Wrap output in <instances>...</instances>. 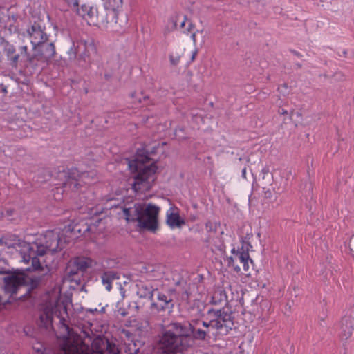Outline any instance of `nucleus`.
Wrapping results in <instances>:
<instances>
[{
	"mask_svg": "<svg viewBox=\"0 0 354 354\" xmlns=\"http://www.w3.org/2000/svg\"><path fill=\"white\" fill-rule=\"evenodd\" d=\"M13 243L7 242L6 238H3L0 241L5 240V244L8 247L15 248L19 251L22 261L28 263L31 261L33 270H41L42 263H46L44 260L40 259L48 253H54L62 248V241L57 232L47 231L44 234H40L36 238L31 236H26L24 240L17 239L15 236Z\"/></svg>",
	"mask_w": 354,
	"mask_h": 354,
	"instance_id": "obj_1",
	"label": "nucleus"
},
{
	"mask_svg": "<svg viewBox=\"0 0 354 354\" xmlns=\"http://www.w3.org/2000/svg\"><path fill=\"white\" fill-rule=\"evenodd\" d=\"M156 149V145L151 147V151L147 148L138 149L135 158L129 161V167L135 174L133 189L136 192L145 193L150 190L155 182L158 167L149 155L155 153Z\"/></svg>",
	"mask_w": 354,
	"mask_h": 354,
	"instance_id": "obj_2",
	"label": "nucleus"
},
{
	"mask_svg": "<svg viewBox=\"0 0 354 354\" xmlns=\"http://www.w3.org/2000/svg\"><path fill=\"white\" fill-rule=\"evenodd\" d=\"M160 208L155 205L128 203L122 207L123 214L127 222H138L140 228L155 231L158 227V215Z\"/></svg>",
	"mask_w": 354,
	"mask_h": 354,
	"instance_id": "obj_3",
	"label": "nucleus"
},
{
	"mask_svg": "<svg viewBox=\"0 0 354 354\" xmlns=\"http://www.w3.org/2000/svg\"><path fill=\"white\" fill-rule=\"evenodd\" d=\"M63 354H120V351L115 344H105L102 339H95L90 348L80 336L73 335L66 341Z\"/></svg>",
	"mask_w": 354,
	"mask_h": 354,
	"instance_id": "obj_4",
	"label": "nucleus"
},
{
	"mask_svg": "<svg viewBox=\"0 0 354 354\" xmlns=\"http://www.w3.org/2000/svg\"><path fill=\"white\" fill-rule=\"evenodd\" d=\"M160 343L165 353H175L187 350L193 345L194 341L182 324L174 323L171 328L163 333Z\"/></svg>",
	"mask_w": 354,
	"mask_h": 354,
	"instance_id": "obj_5",
	"label": "nucleus"
},
{
	"mask_svg": "<svg viewBox=\"0 0 354 354\" xmlns=\"http://www.w3.org/2000/svg\"><path fill=\"white\" fill-rule=\"evenodd\" d=\"M56 178L58 182L55 185L62 186L65 189L73 192L79 190L83 184L91 183L88 172L80 173L76 168L59 170Z\"/></svg>",
	"mask_w": 354,
	"mask_h": 354,
	"instance_id": "obj_6",
	"label": "nucleus"
},
{
	"mask_svg": "<svg viewBox=\"0 0 354 354\" xmlns=\"http://www.w3.org/2000/svg\"><path fill=\"white\" fill-rule=\"evenodd\" d=\"M62 313L67 314L66 307L63 304H61L58 299L49 301L42 308V312L39 315V325L48 328L52 325L53 318L55 315L59 319L60 324L66 328L69 334V327L65 323Z\"/></svg>",
	"mask_w": 354,
	"mask_h": 354,
	"instance_id": "obj_7",
	"label": "nucleus"
},
{
	"mask_svg": "<svg viewBox=\"0 0 354 354\" xmlns=\"http://www.w3.org/2000/svg\"><path fill=\"white\" fill-rule=\"evenodd\" d=\"M76 14L84 20L89 26L108 28L109 24L107 19L100 16L96 6L84 3L81 6L75 7Z\"/></svg>",
	"mask_w": 354,
	"mask_h": 354,
	"instance_id": "obj_8",
	"label": "nucleus"
},
{
	"mask_svg": "<svg viewBox=\"0 0 354 354\" xmlns=\"http://www.w3.org/2000/svg\"><path fill=\"white\" fill-rule=\"evenodd\" d=\"M208 323L212 328L216 329L220 332L224 330L227 332V328H230V324L232 323V315L223 308L218 310L209 309L207 310Z\"/></svg>",
	"mask_w": 354,
	"mask_h": 354,
	"instance_id": "obj_9",
	"label": "nucleus"
},
{
	"mask_svg": "<svg viewBox=\"0 0 354 354\" xmlns=\"http://www.w3.org/2000/svg\"><path fill=\"white\" fill-rule=\"evenodd\" d=\"M239 263L243 265V269L246 272V275H250V268L253 269V261L250 259L248 252L245 251L243 248L235 250H232V256L228 258V265L233 267L234 270L240 272L241 269Z\"/></svg>",
	"mask_w": 354,
	"mask_h": 354,
	"instance_id": "obj_10",
	"label": "nucleus"
},
{
	"mask_svg": "<svg viewBox=\"0 0 354 354\" xmlns=\"http://www.w3.org/2000/svg\"><path fill=\"white\" fill-rule=\"evenodd\" d=\"M106 10V18L109 24H118V15L122 11V0H102Z\"/></svg>",
	"mask_w": 354,
	"mask_h": 354,
	"instance_id": "obj_11",
	"label": "nucleus"
},
{
	"mask_svg": "<svg viewBox=\"0 0 354 354\" xmlns=\"http://www.w3.org/2000/svg\"><path fill=\"white\" fill-rule=\"evenodd\" d=\"M189 329L192 333L193 340H204L207 334L210 333L212 329V326L207 322L201 319L192 320L189 324Z\"/></svg>",
	"mask_w": 354,
	"mask_h": 354,
	"instance_id": "obj_12",
	"label": "nucleus"
},
{
	"mask_svg": "<svg viewBox=\"0 0 354 354\" xmlns=\"http://www.w3.org/2000/svg\"><path fill=\"white\" fill-rule=\"evenodd\" d=\"M5 291L12 295L26 283L25 275L22 273H14L4 278Z\"/></svg>",
	"mask_w": 354,
	"mask_h": 354,
	"instance_id": "obj_13",
	"label": "nucleus"
},
{
	"mask_svg": "<svg viewBox=\"0 0 354 354\" xmlns=\"http://www.w3.org/2000/svg\"><path fill=\"white\" fill-rule=\"evenodd\" d=\"M28 37L33 48L44 44L47 40V35L39 25L34 24L28 30Z\"/></svg>",
	"mask_w": 354,
	"mask_h": 354,
	"instance_id": "obj_14",
	"label": "nucleus"
},
{
	"mask_svg": "<svg viewBox=\"0 0 354 354\" xmlns=\"http://www.w3.org/2000/svg\"><path fill=\"white\" fill-rule=\"evenodd\" d=\"M151 308L158 311L171 310L174 305L172 299L163 293L158 292L156 300L152 297Z\"/></svg>",
	"mask_w": 354,
	"mask_h": 354,
	"instance_id": "obj_15",
	"label": "nucleus"
},
{
	"mask_svg": "<svg viewBox=\"0 0 354 354\" xmlns=\"http://www.w3.org/2000/svg\"><path fill=\"white\" fill-rule=\"evenodd\" d=\"M167 223L171 228L180 227L185 225V221L180 218L177 208L171 207L167 211Z\"/></svg>",
	"mask_w": 354,
	"mask_h": 354,
	"instance_id": "obj_16",
	"label": "nucleus"
},
{
	"mask_svg": "<svg viewBox=\"0 0 354 354\" xmlns=\"http://www.w3.org/2000/svg\"><path fill=\"white\" fill-rule=\"evenodd\" d=\"M353 331V318L351 316H345L341 320L340 337L346 340L352 336Z\"/></svg>",
	"mask_w": 354,
	"mask_h": 354,
	"instance_id": "obj_17",
	"label": "nucleus"
},
{
	"mask_svg": "<svg viewBox=\"0 0 354 354\" xmlns=\"http://www.w3.org/2000/svg\"><path fill=\"white\" fill-rule=\"evenodd\" d=\"M227 301V296L221 287L216 288L211 296L209 303L212 305H223Z\"/></svg>",
	"mask_w": 354,
	"mask_h": 354,
	"instance_id": "obj_18",
	"label": "nucleus"
},
{
	"mask_svg": "<svg viewBox=\"0 0 354 354\" xmlns=\"http://www.w3.org/2000/svg\"><path fill=\"white\" fill-rule=\"evenodd\" d=\"M72 263L76 268V270L74 272L75 273L78 271H85L92 266L93 261L87 257H80L75 258Z\"/></svg>",
	"mask_w": 354,
	"mask_h": 354,
	"instance_id": "obj_19",
	"label": "nucleus"
},
{
	"mask_svg": "<svg viewBox=\"0 0 354 354\" xmlns=\"http://www.w3.org/2000/svg\"><path fill=\"white\" fill-rule=\"evenodd\" d=\"M102 282L105 286L106 289L110 291L112 289V283L114 280L118 279L119 276L118 273L113 271L104 272L102 277Z\"/></svg>",
	"mask_w": 354,
	"mask_h": 354,
	"instance_id": "obj_20",
	"label": "nucleus"
},
{
	"mask_svg": "<svg viewBox=\"0 0 354 354\" xmlns=\"http://www.w3.org/2000/svg\"><path fill=\"white\" fill-rule=\"evenodd\" d=\"M5 52L11 66L14 68H17L19 55L16 53L15 47L12 45H8L5 48Z\"/></svg>",
	"mask_w": 354,
	"mask_h": 354,
	"instance_id": "obj_21",
	"label": "nucleus"
},
{
	"mask_svg": "<svg viewBox=\"0 0 354 354\" xmlns=\"http://www.w3.org/2000/svg\"><path fill=\"white\" fill-rule=\"evenodd\" d=\"M79 226H80L79 224H75L73 227H71V225H69L68 227H65L64 231L66 232H70L71 233H74V234H76V232H77V234H84L86 232L93 231V229L95 226V225L94 226H93L92 225H86L84 227V229L80 228Z\"/></svg>",
	"mask_w": 354,
	"mask_h": 354,
	"instance_id": "obj_22",
	"label": "nucleus"
},
{
	"mask_svg": "<svg viewBox=\"0 0 354 354\" xmlns=\"http://www.w3.org/2000/svg\"><path fill=\"white\" fill-rule=\"evenodd\" d=\"M157 291L154 290L151 286H147V285H141L138 287V295L140 297L148 298L152 300L154 292Z\"/></svg>",
	"mask_w": 354,
	"mask_h": 354,
	"instance_id": "obj_23",
	"label": "nucleus"
},
{
	"mask_svg": "<svg viewBox=\"0 0 354 354\" xmlns=\"http://www.w3.org/2000/svg\"><path fill=\"white\" fill-rule=\"evenodd\" d=\"M55 53V46L53 43L48 44L46 46L44 55L46 58L50 59L54 56Z\"/></svg>",
	"mask_w": 354,
	"mask_h": 354,
	"instance_id": "obj_24",
	"label": "nucleus"
},
{
	"mask_svg": "<svg viewBox=\"0 0 354 354\" xmlns=\"http://www.w3.org/2000/svg\"><path fill=\"white\" fill-rule=\"evenodd\" d=\"M81 46H83L84 48H86V52L84 53L85 56L90 55V53H89L90 50L92 51V53H95V51H96V49H95L94 45L92 44L86 45L85 43H80L78 45V48H80Z\"/></svg>",
	"mask_w": 354,
	"mask_h": 354,
	"instance_id": "obj_25",
	"label": "nucleus"
},
{
	"mask_svg": "<svg viewBox=\"0 0 354 354\" xmlns=\"http://www.w3.org/2000/svg\"><path fill=\"white\" fill-rule=\"evenodd\" d=\"M181 54L176 53L174 54L173 52L169 55V60L172 65H177L180 59Z\"/></svg>",
	"mask_w": 354,
	"mask_h": 354,
	"instance_id": "obj_26",
	"label": "nucleus"
},
{
	"mask_svg": "<svg viewBox=\"0 0 354 354\" xmlns=\"http://www.w3.org/2000/svg\"><path fill=\"white\" fill-rule=\"evenodd\" d=\"M69 6H72L73 8L77 7L79 3V0H64Z\"/></svg>",
	"mask_w": 354,
	"mask_h": 354,
	"instance_id": "obj_27",
	"label": "nucleus"
},
{
	"mask_svg": "<svg viewBox=\"0 0 354 354\" xmlns=\"http://www.w3.org/2000/svg\"><path fill=\"white\" fill-rule=\"evenodd\" d=\"M194 28V24L192 22L188 23V26L183 30L184 33L188 34L192 32Z\"/></svg>",
	"mask_w": 354,
	"mask_h": 354,
	"instance_id": "obj_28",
	"label": "nucleus"
},
{
	"mask_svg": "<svg viewBox=\"0 0 354 354\" xmlns=\"http://www.w3.org/2000/svg\"><path fill=\"white\" fill-rule=\"evenodd\" d=\"M13 210H6V213H0V218L6 216L8 219H10V217L13 214Z\"/></svg>",
	"mask_w": 354,
	"mask_h": 354,
	"instance_id": "obj_29",
	"label": "nucleus"
},
{
	"mask_svg": "<svg viewBox=\"0 0 354 354\" xmlns=\"http://www.w3.org/2000/svg\"><path fill=\"white\" fill-rule=\"evenodd\" d=\"M187 21V17L186 16H183V20L180 21V28H183L184 26H185V24Z\"/></svg>",
	"mask_w": 354,
	"mask_h": 354,
	"instance_id": "obj_30",
	"label": "nucleus"
},
{
	"mask_svg": "<svg viewBox=\"0 0 354 354\" xmlns=\"http://www.w3.org/2000/svg\"><path fill=\"white\" fill-rule=\"evenodd\" d=\"M279 91L280 92H283V89L287 90L288 89V85L286 84H283L279 87Z\"/></svg>",
	"mask_w": 354,
	"mask_h": 354,
	"instance_id": "obj_31",
	"label": "nucleus"
},
{
	"mask_svg": "<svg viewBox=\"0 0 354 354\" xmlns=\"http://www.w3.org/2000/svg\"><path fill=\"white\" fill-rule=\"evenodd\" d=\"M279 113L281 115H287L288 114V111L284 109H281L279 110Z\"/></svg>",
	"mask_w": 354,
	"mask_h": 354,
	"instance_id": "obj_32",
	"label": "nucleus"
},
{
	"mask_svg": "<svg viewBox=\"0 0 354 354\" xmlns=\"http://www.w3.org/2000/svg\"><path fill=\"white\" fill-rule=\"evenodd\" d=\"M21 50H22V51H21V53H22L23 52H24V53H25L26 55L27 54V47H26V46H23V47L21 48Z\"/></svg>",
	"mask_w": 354,
	"mask_h": 354,
	"instance_id": "obj_33",
	"label": "nucleus"
},
{
	"mask_svg": "<svg viewBox=\"0 0 354 354\" xmlns=\"http://www.w3.org/2000/svg\"><path fill=\"white\" fill-rule=\"evenodd\" d=\"M191 38H192V39L194 41H196V33H195V32H192V33Z\"/></svg>",
	"mask_w": 354,
	"mask_h": 354,
	"instance_id": "obj_34",
	"label": "nucleus"
},
{
	"mask_svg": "<svg viewBox=\"0 0 354 354\" xmlns=\"http://www.w3.org/2000/svg\"><path fill=\"white\" fill-rule=\"evenodd\" d=\"M140 353V351H139V348H136L133 351V353H128V354H139Z\"/></svg>",
	"mask_w": 354,
	"mask_h": 354,
	"instance_id": "obj_35",
	"label": "nucleus"
},
{
	"mask_svg": "<svg viewBox=\"0 0 354 354\" xmlns=\"http://www.w3.org/2000/svg\"><path fill=\"white\" fill-rule=\"evenodd\" d=\"M262 171L264 173V174H267L268 172V169H263L262 170Z\"/></svg>",
	"mask_w": 354,
	"mask_h": 354,
	"instance_id": "obj_36",
	"label": "nucleus"
},
{
	"mask_svg": "<svg viewBox=\"0 0 354 354\" xmlns=\"http://www.w3.org/2000/svg\"><path fill=\"white\" fill-rule=\"evenodd\" d=\"M113 206V205H110V206H106V207H105V209H111Z\"/></svg>",
	"mask_w": 354,
	"mask_h": 354,
	"instance_id": "obj_37",
	"label": "nucleus"
},
{
	"mask_svg": "<svg viewBox=\"0 0 354 354\" xmlns=\"http://www.w3.org/2000/svg\"><path fill=\"white\" fill-rule=\"evenodd\" d=\"M28 59H29L30 62L32 61L31 58H30L28 56Z\"/></svg>",
	"mask_w": 354,
	"mask_h": 354,
	"instance_id": "obj_38",
	"label": "nucleus"
},
{
	"mask_svg": "<svg viewBox=\"0 0 354 354\" xmlns=\"http://www.w3.org/2000/svg\"><path fill=\"white\" fill-rule=\"evenodd\" d=\"M243 174H245V169H243Z\"/></svg>",
	"mask_w": 354,
	"mask_h": 354,
	"instance_id": "obj_39",
	"label": "nucleus"
},
{
	"mask_svg": "<svg viewBox=\"0 0 354 354\" xmlns=\"http://www.w3.org/2000/svg\"><path fill=\"white\" fill-rule=\"evenodd\" d=\"M100 221H101V219H98L97 221V223H100Z\"/></svg>",
	"mask_w": 354,
	"mask_h": 354,
	"instance_id": "obj_40",
	"label": "nucleus"
}]
</instances>
